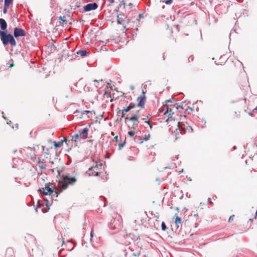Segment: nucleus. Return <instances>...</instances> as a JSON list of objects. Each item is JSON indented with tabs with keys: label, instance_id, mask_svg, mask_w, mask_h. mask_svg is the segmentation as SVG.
Here are the masks:
<instances>
[{
	"label": "nucleus",
	"instance_id": "52",
	"mask_svg": "<svg viewBox=\"0 0 257 257\" xmlns=\"http://www.w3.org/2000/svg\"><path fill=\"white\" fill-rule=\"evenodd\" d=\"M40 167H41L42 169L45 168V166H41Z\"/></svg>",
	"mask_w": 257,
	"mask_h": 257
},
{
	"label": "nucleus",
	"instance_id": "24",
	"mask_svg": "<svg viewBox=\"0 0 257 257\" xmlns=\"http://www.w3.org/2000/svg\"><path fill=\"white\" fill-rule=\"evenodd\" d=\"M135 132H134V131H129L128 132V136H130L131 137L134 136L135 135Z\"/></svg>",
	"mask_w": 257,
	"mask_h": 257
},
{
	"label": "nucleus",
	"instance_id": "27",
	"mask_svg": "<svg viewBox=\"0 0 257 257\" xmlns=\"http://www.w3.org/2000/svg\"><path fill=\"white\" fill-rule=\"evenodd\" d=\"M150 137V135L148 134L147 136H146L145 137L144 139V140L145 141H147L149 140V138Z\"/></svg>",
	"mask_w": 257,
	"mask_h": 257
},
{
	"label": "nucleus",
	"instance_id": "11",
	"mask_svg": "<svg viewBox=\"0 0 257 257\" xmlns=\"http://www.w3.org/2000/svg\"><path fill=\"white\" fill-rule=\"evenodd\" d=\"M88 52L86 50H80L76 52L77 55H80L82 57H84L87 56Z\"/></svg>",
	"mask_w": 257,
	"mask_h": 257
},
{
	"label": "nucleus",
	"instance_id": "6",
	"mask_svg": "<svg viewBox=\"0 0 257 257\" xmlns=\"http://www.w3.org/2000/svg\"><path fill=\"white\" fill-rule=\"evenodd\" d=\"M88 128L87 127H85L82 130H79L77 134H79L81 139L85 140L88 137Z\"/></svg>",
	"mask_w": 257,
	"mask_h": 257
},
{
	"label": "nucleus",
	"instance_id": "57",
	"mask_svg": "<svg viewBox=\"0 0 257 257\" xmlns=\"http://www.w3.org/2000/svg\"><path fill=\"white\" fill-rule=\"evenodd\" d=\"M169 118H168L166 120V122H168L169 121Z\"/></svg>",
	"mask_w": 257,
	"mask_h": 257
},
{
	"label": "nucleus",
	"instance_id": "4",
	"mask_svg": "<svg viewBox=\"0 0 257 257\" xmlns=\"http://www.w3.org/2000/svg\"><path fill=\"white\" fill-rule=\"evenodd\" d=\"M136 104H135L133 102H131L127 107L124 108L121 110V114L120 115V119H121L122 118H123L125 116L126 112H128L132 109L135 108L136 107Z\"/></svg>",
	"mask_w": 257,
	"mask_h": 257
},
{
	"label": "nucleus",
	"instance_id": "63",
	"mask_svg": "<svg viewBox=\"0 0 257 257\" xmlns=\"http://www.w3.org/2000/svg\"><path fill=\"white\" fill-rule=\"evenodd\" d=\"M16 127H17V128H18V124H16Z\"/></svg>",
	"mask_w": 257,
	"mask_h": 257
},
{
	"label": "nucleus",
	"instance_id": "58",
	"mask_svg": "<svg viewBox=\"0 0 257 257\" xmlns=\"http://www.w3.org/2000/svg\"><path fill=\"white\" fill-rule=\"evenodd\" d=\"M236 149V146H234L233 147V149H234V150H235Z\"/></svg>",
	"mask_w": 257,
	"mask_h": 257
},
{
	"label": "nucleus",
	"instance_id": "37",
	"mask_svg": "<svg viewBox=\"0 0 257 257\" xmlns=\"http://www.w3.org/2000/svg\"><path fill=\"white\" fill-rule=\"evenodd\" d=\"M38 208H41V205H38L37 206V208L35 209V210H36V211H37V209Z\"/></svg>",
	"mask_w": 257,
	"mask_h": 257
},
{
	"label": "nucleus",
	"instance_id": "61",
	"mask_svg": "<svg viewBox=\"0 0 257 257\" xmlns=\"http://www.w3.org/2000/svg\"><path fill=\"white\" fill-rule=\"evenodd\" d=\"M176 210H179V208H178V207H177L176 208Z\"/></svg>",
	"mask_w": 257,
	"mask_h": 257
},
{
	"label": "nucleus",
	"instance_id": "60",
	"mask_svg": "<svg viewBox=\"0 0 257 257\" xmlns=\"http://www.w3.org/2000/svg\"><path fill=\"white\" fill-rule=\"evenodd\" d=\"M48 204H49V202H47L46 203V205L48 206Z\"/></svg>",
	"mask_w": 257,
	"mask_h": 257
},
{
	"label": "nucleus",
	"instance_id": "50",
	"mask_svg": "<svg viewBox=\"0 0 257 257\" xmlns=\"http://www.w3.org/2000/svg\"><path fill=\"white\" fill-rule=\"evenodd\" d=\"M133 37H134L135 36H137V33H135V32H133Z\"/></svg>",
	"mask_w": 257,
	"mask_h": 257
},
{
	"label": "nucleus",
	"instance_id": "49",
	"mask_svg": "<svg viewBox=\"0 0 257 257\" xmlns=\"http://www.w3.org/2000/svg\"><path fill=\"white\" fill-rule=\"evenodd\" d=\"M117 138H118V137L117 136H115L114 138V139L116 141L117 140Z\"/></svg>",
	"mask_w": 257,
	"mask_h": 257
},
{
	"label": "nucleus",
	"instance_id": "59",
	"mask_svg": "<svg viewBox=\"0 0 257 257\" xmlns=\"http://www.w3.org/2000/svg\"><path fill=\"white\" fill-rule=\"evenodd\" d=\"M52 47L54 48H55V46L53 44V45H52Z\"/></svg>",
	"mask_w": 257,
	"mask_h": 257
},
{
	"label": "nucleus",
	"instance_id": "42",
	"mask_svg": "<svg viewBox=\"0 0 257 257\" xmlns=\"http://www.w3.org/2000/svg\"><path fill=\"white\" fill-rule=\"evenodd\" d=\"M253 112H257V107L253 109Z\"/></svg>",
	"mask_w": 257,
	"mask_h": 257
},
{
	"label": "nucleus",
	"instance_id": "12",
	"mask_svg": "<svg viewBox=\"0 0 257 257\" xmlns=\"http://www.w3.org/2000/svg\"><path fill=\"white\" fill-rule=\"evenodd\" d=\"M181 124H183V122H178V129L181 132V134L182 135H184L186 133V129L182 127L181 125Z\"/></svg>",
	"mask_w": 257,
	"mask_h": 257
},
{
	"label": "nucleus",
	"instance_id": "43",
	"mask_svg": "<svg viewBox=\"0 0 257 257\" xmlns=\"http://www.w3.org/2000/svg\"><path fill=\"white\" fill-rule=\"evenodd\" d=\"M172 102V101H171V100L170 99H168V100H167L166 101V103H167V102Z\"/></svg>",
	"mask_w": 257,
	"mask_h": 257
},
{
	"label": "nucleus",
	"instance_id": "41",
	"mask_svg": "<svg viewBox=\"0 0 257 257\" xmlns=\"http://www.w3.org/2000/svg\"><path fill=\"white\" fill-rule=\"evenodd\" d=\"M148 117H149V116H147L146 117L143 118V119L145 121L147 120V119H148Z\"/></svg>",
	"mask_w": 257,
	"mask_h": 257
},
{
	"label": "nucleus",
	"instance_id": "10",
	"mask_svg": "<svg viewBox=\"0 0 257 257\" xmlns=\"http://www.w3.org/2000/svg\"><path fill=\"white\" fill-rule=\"evenodd\" d=\"M138 118L139 116L138 114L137 113H134L131 117H125L124 118V121L125 122H126V121L128 120L130 121H133L134 122L137 123L139 122Z\"/></svg>",
	"mask_w": 257,
	"mask_h": 257
},
{
	"label": "nucleus",
	"instance_id": "1",
	"mask_svg": "<svg viewBox=\"0 0 257 257\" xmlns=\"http://www.w3.org/2000/svg\"><path fill=\"white\" fill-rule=\"evenodd\" d=\"M0 38L4 46H6L9 44L13 47L17 45L16 41L14 36L8 32H2L0 30Z\"/></svg>",
	"mask_w": 257,
	"mask_h": 257
},
{
	"label": "nucleus",
	"instance_id": "13",
	"mask_svg": "<svg viewBox=\"0 0 257 257\" xmlns=\"http://www.w3.org/2000/svg\"><path fill=\"white\" fill-rule=\"evenodd\" d=\"M88 171H93L94 172H95V174H93V173L92 174H89V176L90 175H93L94 176H99V175H100V173L99 172H96V169H95V167L94 166H93V167H90L89 169H88Z\"/></svg>",
	"mask_w": 257,
	"mask_h": 257
},
{
	"label": "nucleus",
	"instance_id": "9",
	"mask_svg": "<svg viewBox=\"0 0 257 257\" xmlns=\"http://www.w3.org/2000/svg\"><path fill=\"white\" fill-rule=\"evenodd\" d=\"M7 23L5 19L0 18V28L2 32H8Z\"/></svg>",
	"mask_w": 257,
	"mask_h": 257
},
{
	"label": "nucleus",
	"instance_id": "46",
	"mask_svg": "<svg viewBox=\"0 0 257 257\" xmlns=\"http://www.w3.org/2000/svg\"><path fill=\"white\" fill-rule=\"evenodd\" d=\"M150 127L151 129H152L153 128V125L151 124V123H150V124H148Z\"/></svg>",
	"mask_w": 257,
	"mask_h": 257
},
{
	"label": "nucleus",
	"instance_id": "31",
	"mask_svg": "<svg viewBox=\"0 0 257 257\" xmlns=\"http://www.w3.org/2000/svg\"><path fill=\"white\" fill-rule=\"evenodd\" d=\"M172 111V109H169L168 108L167 110L164 113V114H166L167 113H168L169 112H171Z\"/></svg>",
	"mask_w": 257,
	"mask_h": 257
},
{
	"label": "nucleus",
	"instance_id": "7",
	"mask_svg": "<svg viewBox=\"0 0 257 257\" xmlns=\"http://www.w3.org/2000/svg\"><path fill=\"white\" fill-rule=\"evenodd\" d=\"M142 93L143 94V96H139L137 98V101L139 102L138 104V106L141 107H144L145 105V102L146 101V96L145 95V92L144 90L142 91Z\"/></svg>",
	"mask_w": 257,
	"mask_h": 257
},
{
	"label": "nucleus",
	"instance_id": "20",
	"mask_svg": "<svg viewBox=\"0 0 257 257\" xmlns=\"http://www.w3.org/2000/svg\"><path fill=\"white\" fill-rule=\"evenodd\" d=\"M125 144V140L124 142H123L122 143H119L118 144V149L119 150H120L121 149V148L124 147Z\"/></svg>",
	"mask_w": 257,
	"mask_h": 257
},
{
	"label": "nucleus",
	"instance_id": "38",
	"mask_svg": "<svg viewBox=\"0 0 257 257\" xmlns=\"http://www.w3.org/2000/svg\"><path fill=\"white\" fill-rule=\"evenodd\" d=\"M208 201L210 202V204H212V202L211 201L210 198H208Z\"/></svg>",
	"mask_w": 257,
	"mask_h": 257
},
{
	"label": "nucleus",
	"instance_id": "22",
	"mask_svg": "<svg viewBox=\"0 0 257 257\" xmlns=\"http://www.w3.org/2000/svg\"><path fill=\"white\" fill-rule=\"evenodd\" d=\"M174 133L175 136L176 137L175 140H177L178 138V137H179V132L178 131V128L176 129V130L174 131Z\"/></svg>",
	"mask_w": 257,
	"mask_h": 257
},
{
	"label": "nucleus",
	"instance_id": "16",
	"mask_svg": "<svg viewBox=\"0 0 257 257\" xmlns=\"http://www.w3.org/2000/svg\"><path fill=\"white\" fill-rule=\"evenodd\" d=\"M13 0H5L4 6L9 7L10 5L12 4Z\"/></svg>",
	"mask_w": 257,
	"mask_h": 257
},
{
	"label": "nucleus",
	"instance_id": "55",
	"mask_svg": "<svg viewBox=\"0 0 257 257\" xmlns=\"http://www.w3.org/2000/svg\"><path fill=\"white\" fill-rule=\"evenodd\" d=\"M100 198L105 199V198H104L103 196H100Z\"/></svg>",
	"mask_w": 257,
	"mask_h": 257
},
{
	"label": "nucleus",
	"instance_id": "17",
	"mask_svg": "<svg viewBox=\"0 0 257 257\" xmlns=\"http://www.w3.org/2000/svg\"><path fill=\"white\" fill-rule=\"evenodd\" d=\"M102 166V163H99V164L97 163L94 166L96 170H98L101 169V167Z\"/></svg>",
	"mask_w": 257,
	"mask_h": 257
},
{
	"label": "nucleus",
	"instance_id": "64",
	"mask_svg": "<svg viewBox=\"0 0 257 257\" xmlns=\"http://www.w3.org/2000/svg\"><path fill=\"white\" fill-rule=\"evenodd\" d=\"M257 216V210H256V213H255V216Z\"/></svg>",
	"mask_w": 257,
	"mask_h": 257
},
{
	"label": "nucleus",
	"instance_id": "28",
	"mask_svg": "<svg viewBox=\"0 0 257 257\" xmlns=\"http://www.w3.org/2000/svg\"><path fill=\"white\" fill-rule=\"evenodd\" d=\"M50 185V183H46L45 185V187L44 188H45V190L46 191V190H47L48 189V188H49L50 187L49 186Z\"/></svg>",
	"mask_w": 257,
	"mask_h": 257
},
{
	"label": "nucleus",
	"instance_id": "25",
	"mask_svg": "<svg viewBox=\"0 0 257 257\" xmlns=\"http://www.w3.org/2000/svg\"><path fill=\"white\" fill-rule=\"evenodd\" d=\"M60 192V191L59 192L57 191H54V193L51 195L52 197H53V196L57 197L58 196V195L59 194Z\"/></svg>",
	"mask_w": 257,
	"mask_h": 257
},
{
	"label": "nucleus",
	"instance_id": "19",
	"mask_svg": "<svg viewBox=\"0 0 257 257\" xmlns=\"http://www.w3.org/2000/svg\"><path fill=\"white\" fill-rule=\"evenodd\" d=\"M175 222L176 224L181 223V218L177 216L176 217Z\"/></svg>",
	"mask_w": 257,
	"mask_h": 257
},
{
	"label": "nucleus",
	"instance_id": "15",
	"mask_svg": "<svg viewBox=\"0 0 257 257\" xmlns=\"http://www.w3.org/2000/svg\"><path fill=\"white\" fill-rule=\"evenodd\" d=\"M79 137H80V136L78 134H77V133L74 134L73 136H72L71 141H74L75 142H77Z\"/></svg>",
	"mask_w": 257,
	"mask_h": 257
},
{
	"label": "nucleus",
	"instance_id": "44",
	"mask_svg": "<svg viewBox=\"0 0 257 257\" xmlns=\"http://www.w3.org/2000/svg\"><path fill=\"white\" fill-rule=\"evenodd\" d=\"M133 254H134V255L135 256H139V255H140V253H137H137H134Z\"/></svg>",
	"mask_w": 257,
	"mask_h": 257
},
{
	"label": "nucleus",
	"instance_id": "21",
	"mask_svg": "<svg viewBox=\"0 0 257 257\" xmlns=\"http://www.w3.org/2000/svg\"><path fill=\"white\" fill-rule=\"evenodd\" d=\"M161 228H162V230L163 231L166 230L167 229V226L164 222H162L161 223Z\"/></svg>",
	"mask_w": 257,
	"mask_h": 257
},
{
	"label": "nucleus",
	"instance_id": "2",
	"mask_svg": "<svg viewBox=\"0 0 257 257\" xmlns=\"http://www.w3.org/2000/svg\"><path fill=\"white\" fill-rule=\"evenodd\" d=\"M62 180L59 181V185L62 189H66L69 185H73L77 181L74 177H71L69 174L63 175L62 176Z\"/></svg>",
	"mask_w": 257,
	"mask_h": 257
},
{
	"label": "nucleus",
	"instance_id": "3",
	"mask_svg": "<svg viewBox=\"0 0 257 257\" xmlns=\"http://www.w3.org/2000/svg\"><path fill=\"white\" fill-rule=\"evenodd\" d=\"M26 36L25 31L21 28L16 27L14 29V37L18 38Z\"/></svg>",
	"mask_w": 257,
	"mask_h": 257
},
{
	"label": "nucleus",
	"instance_id": "35",
	"mask_svg": "<svg viewBox=\"0 0 257 257\" xmlns=\"http://www.w3.org/2000/svg\"><path fill=\"white\" fill-rule=\"evenodd\" d=\"M84 112L86 114L91 112V111L90 110H85Z\"/></svg>",
	"mask_w": 257,
	"mask_h": 257
},
{
	"label": "nucleus",
	"instance_id": "8",
	"mask_svg": "<svg viewBox=\"0 0 257 257\" xmlns=\"http://www.w3.org/2000/svg\"><path fill=\"white\" fill-rule=\"evenodd\" d=\"M38 192H40L42 195H52L54 193L53 189L50 187L48 188L47 191L45 190V188H39Z\"/></svg>",
	"mask_w": 257,
	"mask_h": 257
},
{
	"label": "nucleus",
	"instance_id": "23",
	"mask_svg": "<svg viewBox=\"0 0 257 257\" xmlns=\"http://www.w3.org/2000/svg\"><path fill=\"white\" fill-rule=\"evenodd\" d=\"M59 22H60L61 21H62L63 23H64L65 24H67V23H68V21L66 20H64L63 19V18H62V17H60L59 18Z\"/></svg>",
	"mask_w": 257,
	"mask_h": 257
},
{
	"label": "nucleus",
	"instance_id": "39",
	"mask_svg": "<svg viewBox=\"0 0 257 257\" xmlns=\"http://www.w3.org/2000/svg\"><path fill=\"white\" fill-rule=\"evenodd\" d=\"M145 123H147L148 124H150V122L149 121H148V120H145Z\"/></svg>",
	"mask_w": 257,
	"mask_h": 257
},
{
	"label": "nucleus",
	"instance_id": "5",
	"mask_svg": "<svg viewBox=\"0 0 257 257\" xmlns=\"http://www.w3.org/2000/svg\"><path fill=\"white\" fill-rule=\"evenodd\" d=\"M98 5L96 3H89L83 7L85 12H89L92 10H95L98 8Z\"/></svg>",
	"mask_w": 257,
	"mask_h": 257
},
{
	"label": "nucleus",
	"instance_id": "53",
	"mask_svg": "<svg viewBox=\"0 0 257 257\" xmlns=\"http://www.w3.org/2000/svg\"><path fill=\"white\" fill-rule=\"evenodd\" d=\"M164 168H165V169H167V168H170V169L171 168H170L169 166H167V167H165Z\"/></svg>",
	"mask_w": 257,
	"mask_h": 257
},
{
	"label": "nucleus",
	"instance_id": "34",
	"mask_svg": "<svg viewBox=\"0 0 257 257\" xmlns=\"http://www.w3.org/2000/svg\"><path fill=\"white\" fill-rule=\"evenodd\" d=\"M78 113H79V111L78 110H76L74 112V114H75V116H78Z\"/></svg>",
	"mask_w": 257,
	"mask_h": 257
},
{
	"label": "nucleus",
	"instance_id": "14",
	"mask_svg": "<svg viewBox=\"0 0 257 257\" xmlns=\"http://www.w3.org/2000/svg\"><path fill=\"white\" fill-rule=\"evenodd\" d=\"M54 145L56 148L60 147L63 144V141L54 142Z\"/></svg>",
	"mask_w": 257,
	"mask_h": 257
},
{
	"label": "nucleus",
	"instance_id": "40",
	"mask_svg": "<svg viewBox=\"0 0 257 257\" xmlns=\"http://www.w3.org/2000/svg\"><path fill=\"white\" fill-rule=\"evenodd\" d=\"M110 3L112 4L114 3V0H108Z\"/></svg>",
	"mask_w": 257,
	"mask_h": 257
},
{
	"label": "nucleus",
	"instance_id": "32",
	"mask_svg": "<svg viewBox=\"0 0 257 257\" xmlns=\"http://www.w3.org/2000/svg\"><path fill=\"white\" fill-rule=\"evenodd\" d=\"M63 143L65 142L66 144H68V142H69L66 138H64V140L63 141Z\"/></svg>",
	"mask_w": 257,
	"mask_h": 257
},
{
	"label": "nucleus",
	"instance_id": "36",
	"mask_svg": "<svg viewBox=\"0 0 257 257\" xmlns=\"http://www.w3.org/2000/svg\"><path fill=\"white\" fill-rule=\"evenodd\" d=\"M139 16L140 18H144V16H143V14H140Z\"/></svg>",
	"mask_w": 257,
	"mask_h": 257
},
{
	"label": "nucleus",
	"instance_id": "18",
	"mask_svg": "<svg viewBox=\"0 0 257 257\" xmlns=\"http://www.w3.org/2000/svg\"><path fill=\"white\" fill-rule=\"evenodd\" d=\"M138 125V122H137V123L134 122L133 125L131 127H130V126H128V127L130 130L131 128L133 129V130H136L137 128Z\"/></svg>",
	"mask_w": 257,
	"mask_h": 257
},
{
	"label": "nucleus",
	"instance_id": "45",
	"mask_svg": "<svg viewBox=\"0 0 257 257\" xmlns=\"http://www.w3.org/2000/svg\"><path fill=\"white\" fill-rule=\"evenodd\" d=\"M190 60H191V61H192V60H193V58H192L191 57H189V58H188V60H189V61H190Z\"/></svg>",
	"mask_w": 257,
	"mask_h": 257
},
{
	"label": "nucleus",
	"instance_id": "62",
	"mask_svg": "<svg viewBox=\"0 0 257 257\" xmlns=\"http://www.w3.org/2000/svg\"><path fill=\"white\" fill-rule=\"evenodd\" d=\"M178 156H179L178 155H177V156H176V158L177 159H178Z\"/></svg>",
	"mask_w": 257,
	"mask_h": 257
},
{
	"label": "nucleus",
	"instance_id": "56",
	"mask_svg": "<svg viewBox=\"0 0 257 257\" xmlns=\"http://www.w3.org/2000/svg\"><path fill=\"white\" fill-rule=\"evenodd\" d=\"M94 81L95 82H96V83H98V80H94Z\"/></svg>",
	"mask_w": 257,
	"mask_h": 257
},
{
	"label": "nucleus",
	"instance_id": "33",
	"mask_svg": "<svg viewBox=\"0 0 257 257\" xmlns=\"http://www.w3.org/2000/svg\"><path fill=\"white\" fill-rule=\"evenodd\" d=\"M176 109H178L179 108H181V109H183L182 106H181L180 105H178L177 106H176Z\"/></svg>",
	"mask_w": 257,
	"mask_h": 257
},
{
	"label": "nucleus",
	"instance_id": "48",
	"mask_svg": "<svg viewBox=\"0 0 257 257\" xmlns=\"http://www.w3.org/2000/svg\"><path fill=\"white\" fill-rule=\"evenodd\" d=\"M90 236H91V238H92L93 237V233H92V230L91 231V233H90Z\"/></svg>",
	"mask_w": 257,
	"mask_h": 257
},
{
	"label": "nucleus",
	"instance_id": "54",
	"mask_svg": "<svg viewBox=\"0 0 257 257\" xmlns=\"http://www.w3.org/2000/svg\"><path fill=\"white\" fill-rule=\"evenodd\" d=\"M69 96H71V95H65V97H66V98H68Z\"/></svg>",
	"mask_w": 257,
	"mask_h": 257
},
{
	"label": "nucleus",
	"instance_id": "51",
	"mask_svg": "<svg viewBox=\"0 0 257 257\" xmlns=\"http://www.w3.org/2000/svg\"><path fill=\"white\" fill-rule=\"evenodd\" d=\"M13 66H14V64H13V63L11 64H10V67H13Z\"/></svg>",
	"mask_w": 257,
	"mask_h": 257
},
{
	"label": "nucleus",
	"instance_id": "29",
	"mask_svg": "<svg viewBox=\"0 0 257 257\" xmlns=\"http://www.w3.org/2000/svg\"><path fill=\"white\" fill-rule=\"evenodd\" d=\"M7 7H6V6H4V9H3V13L5 14L7 13Z\"/></svg>",
	"mask_w": 257,
	"mask_h": 257
},
{
	"label": "nucleus",
	"instance_id": "30",
	"mask_svg": "<svg viewBox=\"0 0 257 257\" xmlns=\"http://www.w3.org/2000/svg\"><path fill=\"white\" fill-rule=\"evenodd\" d=\"M234 215H233L230 216L229 217V218L228 221H229V222H230V221H232V220H233V217H234Z\"/></svg>",
	"mask_w": 257,
	"mask_h": 257
},
{
	"label": "nucleus",
	"instance_id": "26",
	"mask_svg": "<svg viewBox=\"0 0 257 257\" xmlns=\"http://www.w3.org/2000/svg\"><path fill=\"white\" fill-rule=\"evenodd\" d=\"M164 2L166 5H170L172 3L173 0H166Z\"/></svg>",
	"mask_w": 257,
	"mask_h": 257
},
{
	"label": "nucleus",
	"instance_id": "47",
	"mask_svg": "<svg viewBox=\"0 0 257 257\" xmlns=\"http://www.w3.org/2000/svg\"><path fill=\"white\" fill-rule=\"evenodd\" d=\"M171 117H172V114L170 113V114H169V115H168V118H169H169H171Z\"/></svg>",
	"mask_w": 257,
	"mask_h": 257
}]
</instances>
